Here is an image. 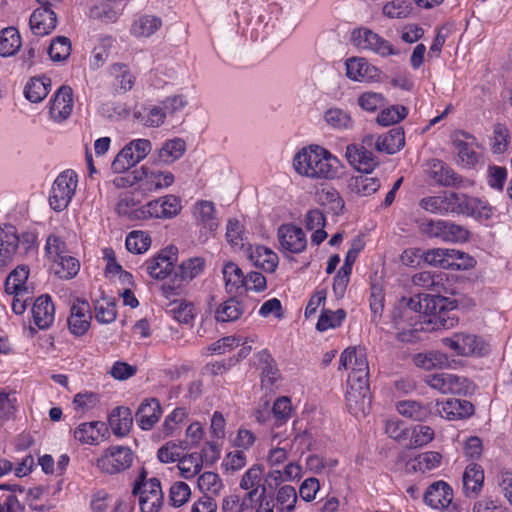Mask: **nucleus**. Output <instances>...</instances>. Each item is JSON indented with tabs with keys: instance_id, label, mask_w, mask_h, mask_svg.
Segmentation results:
<instances>
[{
	"instance_id": "nucleus-1",
	"label": "nucleus",
	"mask_w": 512,
	"mask_h": 512,
	"mask_svg": "<svg viewBox=\"0 0 512 512\" xmlns=\"http://www.w3.org/2000/svg\"><path fill=\"white\" fill-rule=\"evenodd\" d=\"M339 164L336 157L318 145L302 148L293 158V167L299 175L316 180L336 178Z\"/></svg>"
},
{
	"instance_id": "nucleus-2",
	"label": "nucleus",
	"mask_w": 512,
	"mask_h": 512,
	"mask_svg": "<svg viewBox=\"0 0 512 512\" xmlns=\"http://www.w3.org/2000/svg\"><path fill=\"white\" fill-rule=\"evenodd\" d=\"M36 235L25 232L17 234L13 225L5 224L0 227V267L9 264L16 255H27L34 249Z\"/></svg>"
},
{
	"instance_id": "nucleus-3",
	"label": "nucleus",
	"mask_w": 512,
	"mask_h": 512,
	"mask_svg": "<svg viewBox=\"0 0 512 512\" xmlns=\"http://www.w3.org/2000/svg\"><path fill=\"white\" fill-rule=\"evenodd\" d=\"M345 398L353 415H366L371 403L369 373H349Z\"/></svg>"
},
{
	"instance_id": "nucleus-4",
	"label": "nucleus",
	"mask_w": 512,
	"mask_h": 512,
	"mask_svg": "<svg viewBox=\"0 0 512 512\" xmlns=\"http://www.w3.org/2000/svg\"><path fill=\"white\" fill-rule=\"evenodd\" d=\"M455 301L441 295L427 297L425 322L432 325V329H451L458 323Z\"/></svg>"
},
{
	"instance_id": "nucleus-5",
	"label": "nucleus",
	"mask_w": 512,
	"mask_h": 512,
	"mask_svg": "<svg viewBox=\"0 0 512 512\" xmlns=\"http://www.w3.org/2000/svg\"><path fill=\"white\" fill-rule=\"evenodd\" d=\"M143 470L133 487V495L139 497L141 512H159L163 505V492L159 479L152 477L148 480Z\"/></svg>"
},
{
	"instance_id": "nucleus-6",
	"label": "nucleus",
	"mask_w": 512,
	"mask_h": 512,
	"mask_svg": "<svg viewBox=\"0 0 512 512\" xmlns=\"http://www.w3.org/2000/svg\"><path fill=\"white\" fill-rule=\"evenodd\" d=\"M134 460V452L128 446L114 445L106 448L96 460L97 468L106 474L114 475L129 469Z\"/></svg>"
},
{
	"instance_id": "nucleus-7",
	"label": "nucleus",
	"mask_w": 512,
	"mask_h": 512,
	"mask_svg": "<svg viewBox=\"0 0 512 512\" xmlns=\"http://www.w3.org/2000/svg\"><path fill=\"white\" fill-rule=\"evenodd\" d=\"M78 184L77 174L73 170L61 172L53 182L49 196L51 208L57 212L66 209L71 202Z\"/></svg>"
},
{
	"instance_id": "nucleus-8",
	"label": "nucleus",
	"mask_w": 512,
	"mask_h": 512,
	"mask_svg": "<svg viewBox=\"0 0 512 512\" xmlns=\"http://www.w3.org/2000/svg\"><path fill=\"white\" fill-rule=\"evenodd\" d=\"M425 383L442 394L465 395L469 393L471 382L452 373H434L425 377Z\"/></svg>"
},
{
	"instance_id": "nucleus-9",
	"label": "nucleus",
	"mask_w": 512,
	"mask_h": 512,
	"mask_svg": "<svg viewBox=\"0 0 512 512\" xmlns=\"http://www.w3.org/2000/svg\"><path fill=\"white\" fill-rule=\"evenodd\" d=\"M181 210V199L169 194L149 201L139 210V213L143 218L171 219L176 217Z\"/></svg>"
},
{
	"instance_id": "nucleus-10",
	"label": "nucleus",
	"mask_w": 512,
	"mask_h": 512,
	"mask_svg": "<svg viewBox=\"0 0 512 512\" xmlns=\"http://www.w3.org/2000/svg\"><path fill=\"white\" fill-rule=\"evenodd\" d=\"M441 341L458 356L483 355L487 352L485 342L474 334L454 333Z\"/></svg>"
},
{
	"instance_id": "nucleus-11",
	"label": "nucleus",
	"mask_w": 512,
	"mask_h": 512,
	"mask_svg": "<svg viewBox=\"0 0 512 512\" xmlns=\"http://www.w3.org/2000/svg\"><path fill=\"white\" fill-rule=\"evenodd\" d=\"M352 38L358 47L371 50L382 57L400 54V51L394 48L389 41L369 29L360 28L354 30Z\"/></svg>"
},
{
	"instance_id": "nucleus-12",
	"label": "nucleus",
	"mask_w": 512,
	"mask_h": 512,
	"mask_svg": "<svg viewBox=\"0 0 512 512\" xmlns=\"http://www.w3.org/2000/svg\"><path fill=\"white\" fill-rule=\"evenodd\" d=\"M452 488L444 481L432 483L424 494V502L432 508L446 509L448 512H460L458 506L452 503Z\"/></svg>"
},
{
	"instance_id": "nucleus-13",
	"label": "nucleus",
	"mask_w": 512,
	"mask_h": 512,
	"mask_svg": "<svg viewBox=\"0 0 512 512\" xmlns=\"http://www.w3.org/2000/svg\"><path fill=\"white\" fill-rule=\"evenodd\" d=\"M177 259V247L169 246L145 262L146 272L154 279H165L173 271Z\"/></svg>"
},
{
	"instance_id": "nucleus-14",
	"label": "nucleus",
	"mask_w": 512,
	"mask_h": 512,
	"mask_svg": "<svg viewBox=\"0 0 512 512\" xmlns=\"http://www.w3.org/2000/svg\"><path fill=\"white\" fill-rule=\"evenodd\" d=\"M280 248L283 251L299 254L306 249L307 239L304 231L293 224H283L277 230Z\"/></svg>"
},
{
	"instance_id": "nucleus-15",
	"label": "nucleus",
	"mask_w": 512,
	"mask_h": 512,
	"mask_svg": "<svg viewBox=\"0 0 512 512\" xmlns=\"http://www.w3.org/2000/svg\"><path fill=\"white\" fill-rule=\"evenodd\" d=\"M73 90L67 85H62L53 95L50 101L49 114L55 122L67 120L73 110Z\"/></svg>"
},
{
	"instance_id": "nucleus-16",
	"label": "nucleus",
	"mask_w": 512,
	"mask_h": 512,
	"mask_svg": "<svg viewBox=\"0 0 512 512\" xmlns=\"http://www.w3.org/2000/svg\"><path fill=\"white\" fill-rule=\"evenodd\" d=\"M396 408L399 414L413 421L424 422L437 418L432 402L423 403L416 400H403L397 403Z\"/></svg>"
},
{
	"instance_id": "nucleus-17",
	"label": "nucleus",
	"mask_w": 512,
	"mask_h": 512,
	"mask_svg": "<svg viewBox=\"0 0 512 512\" xmlns=\"http://www.w3.org/2000/svg\"><path fill=\"white\" fill-rule=\"evenodd\" d=\"M139 174V187L145 192H154L168 188L175 181V177L171 172L158 169L148 170L142 167Z\"/></svg>"
},
{
	"instance_id": "nucleus-18",
	"label": "nucleus",
	"mask_w": 512,
	"mask_h": 512,
	"mask_svg": "<svg viewBox=\"0 0 512 512\" xmlns=\"http://www.w3.org/2000/svg\"><path fill=\"white\" fill-rule=\"evenodd\" d=\"M434 409L437 417L447 420L466 418L474 413V406L471 402L455 398L445 402H436Z\"/></svg>"
},
{
	"instance_id": "nucleus-19",
	"label": "nucleus",
	"mask_w": 512,
	"mask_h": 512,
	"mask_svg": "<svg viewBox=\"0 0 512 512\" xmlns=\"http://www.w3.org/2000/svg\"><path fill=\"white\" fill-rule=\"evenodd\" d=\"M91 319L89 303L87 301L77 300L70 309L68 328L73 335L78 337L82 336L88 331Z\"/></svg>"
},
{
	"instance_id": "nucleus-20",
	"label": "nucleus",
	"mask_w": 512,
	"mask_h": 512,
	"mask_svg": "<svg viewBox=\"0 0 512 512\" xmlns=\"http://www.w3.org/2000/svg\"><path fill=\"white\" fill-rule=\"evenodd\" d=\"M346 75L359 82H370L378 78L379 70L365 58H351L346 61Z\"/></svg>"
},
{
	"instance_id": "nucleus-21",
	"label": "nucleus",
	"mask_w": 512,
	"mask_h": 512,
	"mask_svg": "<svg viewBox=\"0 0 512 512\" xmlns=\"http://www.w3.org/2000/svg\"><path fill=\"white\" fill-rule=\"evenodd\" d=\"M346 158L359 173H372L378 162L373 157L371 151L364 146L349 145L346 148Z\"/></svg>"
},
{
	"instance_id": "nucleus-22",
	"label": "nucleus",
	"mask_w": 512,
	"mask_h": 512,
	"mask_svg": "<svg viewBox=\"0 0 512 512\" xmlns=\"http://www.w3.org/2000/svg\"><path fill=\"white\" fill-rule=\"evenodd\" d=\"M351 369L350 373H369L365 350L361 347H348L340 355L339 369Z\"/></svg>"
},
{
	"instance_id": "nucleus-23",
	"label": "nucleus",
	"mask_w": 512,
	"mask_h": 512,
	"mask_svg": "<svg viewBox=\"0 0 512 512\" xmlns=\"http://www.w3.org/2000/svg\"><path fill=\"white\" fill-rule=\"evenodd\" d=\"M32 316L39 329H47L54 322L55 307L49 295L38 297L32 307Z\"/></svg>"
},
{
	"instance_id": "nucleus-24",
	"label": "nucleus",
	"mask_w": 512,
	"mask_h": 512,
	"mask_svg": "<svg viewBox=\"0 0 512 512\" xmlns=\"http://www.w3.org/2000/svg\"><path fill=\"white\" fill-rule=\"evenodd\" d=\"M161 414L160 402L155 398L146 399L136 411V422L142 430H150L159 421Z\"/></svg>"
},
{
	"instance_id": "nucleus-25",
	"label": "nucleus",
	"mask_w": 512,
	"mask_h": 512,
	"mask_svg": "<svg viewBox=\"0 0 512 512\" xmlns=\"http://www.w3.org/2000/svg\"><path fill=\"white\" fill-rule=\"evenodd\" d=\"M431 176L436 183L445 187H469L473 185L472 181L463 179L453 169L439 160L434 162Z\"/></svg>"
},
{
	"instance_id": "nucleus-26",
	"label": "nucleus",
	"mask_w": 512,
	"mask_h": 512,
	"mask_svg": "<svg viewBox=\"0 0 512 512\" xmlns=\"http://www.w3.org/2000/svg\"><path fill=\"white\" fill-rule=\"evenodd\" d=\"M57 24L56 13L52 9L38 8L30 16L29 25L33 34L45 36L51 33Z\"/></svg>"
},
{
	"instance_id": "nucleus-27",
	"label": "nucleus",
	"mask_w": 512,
	"mask_h": 512,
	"mask_svg": "<svg viewBox=\"0 0 512 512\" xmlns=\"http://www.w3.org/2000/svg\"><path fill=\"white\" fill-rule=\"evenodd\" d=\"M417 319H414L409 309L403 308L401 305L393 312V323L397 332V337L402 342L412 341L413 334L418 329H413Z\"/></svg>"
},
{
	"instance_id": "nucleus-28",
	"label": "nucleus",
	"mask_w": 512,
	"mask_h": 512,
	"mask_svg": "<svg viewBox=\"0 0 512 512\" xmlns=\"http://www.w3.org/2000/svg\"><path fill=\"white\" fill-rule=\"evenodd\" d=\"M247 256L256 267L269 273L274 272L279 263L278 255L271 249L262 245L255 247L249 246L247 248Z\"/></svg>"
},
{
	"instance_id": "nucleus-29",
	"label": "nucleus",
	"mask_w": 512,
	"mask_h": 512,
	"mask_svg": "<svg viewBox=\"0 0 512 512\" xmlns=\"http://www.w3.org/2000/svg\"><path fill=\"white\" fill-rule=\"evenodd\" d=\"M108 429L104 422L92 421L80 424L74 430V437L82 444L97 445Z\"/></svg>"
},
{
	"instance_id": "nucleus-30",
	"label": "nucleus",
	"mask_w": 512,
	"mask_h": 512,
	"mask_svg": "<svg viewBox=\"0 0 512 512\" xmlns=\"http://www.w3.org/2000/svg\"><path fill=\"white\" fill-rule=\"evenodd\" d=\"M108 422L115 436L125 437L133 425L132 411L128 407L118 406L109 414Z\"/></svg>"
},
{
	"instance_id": "nucleus-31",
	"label": "nucleus",
	"mask_w": 512,
	"mask_h": 512,
	"mask_svg": "<svg viewBox=\"0 0 512 512\" xmlns=\"http://www.w3.org/2000/svg\"><path fill=\"white\" fill-rule=\"evenodd\" d=\"M380 187V178L372 173H359L348 180V189L357 196H370Z\"/></svg>"
},
{
	"instance_id": "nucleus-32",
	"label": "nucleus",
	"mask_w": 512,
	"mask_h": 512,
	"mask_svg": "<svg viewBox=\"0 0 512 512\" xmlns=\"http://www.w3.org/2000/svg\"><path fill=\"white\" fill-rule=\"evenodd\" d=\"M405 145V134L402 128H393L386 134L378 136L375 148L379 152L394 154Z\"/></svg>"
},
{
	"instance_id": "nucleus-33",
	"label": "nucleus",
	"mask_w": 512,
	"mask_h": 512,
	"mask_svg": "<svg viewBox=\"0 0 512 512\" xmlns=\"http://www.w3.org/2000/svg\"><path fill=\"white\" fill-rule=\"evenodd\" d=\"M484 482V472L480 465L472 463L463 473V490L466 496H476Z\"/></svg>"
},
{
	"instance_id": "nucleus-34",
	"label": "nucleus",
	"mask_w": 512,
	"mask_h": 512,
	"mask_svg": "<svg viewBox=\"0 0 512 512\" xmlns=\"http://www.w3.org/2000/svg\"><path fill=\"white\" fill-rule=\"evenodd\" d=\"M194 216L199 225L209 232H213L218 227V220L215 217L214 203L207 200L198 201L195 204Z\"/></svg>"
},
{
	"instance_id": "nucleus-35",
	"label": "nucleus",
	"mask_w": 512,
	"mask_h": 512,
	"mask_svg": "<svg viewBox=\"0 0 512 512\" xmlns=\"http://www.w3.org/2000/svg\"><path fill=\"white\" fill-rule=\"evenodd\" d=\"M29 277V268L25 265L17 266L8 275L4 287L8 294L19 296L22 292H26V282Z\"/></svg>"
},
{
	"instance_id": "nucleus-36",
	"label": "nucleus",
	"mask_w": 512,
	"mask_h": 512,
	"mask_svg": "<svg viewBox=\"0 0 512 512\" xmlns=\"http://www.w3.org/2000/svg\"><path fill=\"white\" fill-rule=\"evenodd\" d=\"M186 150V143L181 138L166 141L158 151L157 161L169 165L180 159Z\"/></svg>"
},
{
	"instance_id": "nucleus-37",
	"label": "nucleus",
	"mask_w": 512,
	"mask_h": 512,
	"mask_svg": "<svg viewBox=\"0 0 512 512\" xmlns=\"http://www.w3.org/2000/svg\"><path fill=\"white\" fill-rule=\"evenodd\" d=\"M50 87V78L33 77L27 82L24 88V95L28 101L39 103L48 95Z\"/></svg>"
},
{
	"instance_id": "nucleus-38",
	"label": "nucleus",
	"mask_w": 512,
	"mask_h": 512,
	"mask_svg": "<svg viewBox=\"0 0 512 512\" xmlns=\"http://www.w3.org/2000/svg\"><path fill=\"white\" fill-rule=\"evenodd\" d=\"M21 44V36L15 27H6L0 31V56H13L18 52Z\"/></svg>"
},
{
	"instance_id": "nucleus-39",
	"label": "nucleus",
	"mask_w": 512,
	"mask_h": 512,
	"mask_svg": "<svg viewBox=\"0 0 512 512\" xmlns=\"http://www.w3.org/2000/svg\"><path fill=\"white\" fill-rule=\"evenodd\" d=\"M109 74L114 78L115 85L119 91L125 93L130 91L135 84V76L124 63H114L109 67Z\"/></svg>"
},
{
	"instance_id": "nucleus-40",
	"label": "nucleus",
	"mask_w": 512,
	"mask_h": 512,
	"mask_svg": "<svg viewBox=\"0 0 512 512\" xmlns=\"http://www.w3.org/2000/svg\"><path fill=\"white\" fill-rule=\"evenodd\" d=\"M414 362L425 370L442 369L450 365L448 356L439 351L419 353L414 357Z\"/></svg>"
},
{
	"instance_id": "nucleus-41",
	"label": "nucleus",
	"mask_w": 512,
	"mask_h": 512,
	"mask_svg": "<svg viewBox=\"0 0 512 512\" xmlns=\"http://www.w3.org/2000/svg\"><path fill=\"white\" fill-rule=\"evenodd\" d=\"M205 268V260L202 257H192L184 260L175 272V278L188 282L200 275Z\"/></svg>"
},
{
	"instance_id": "nucleus-42",
	"label": "nucleus",
	"mask_w": 512,
	"mask_h": 512,
	"mask_svg": "<svg viewBox=\"0 0 512 512\" xmlns=\"http://www.w3.org/2000/svg\"><path fill=\"white\" fill-rule=\"evenodd\" d=\"M243 313L242 303L232 297L219 305L215 312V319L218 322H232L239 319Z\"/></svg>"
},
{
	"instance_id": "nucleus-43",
	"label": "nucleus",
	"mask_w": 512,
	"mask_h": 512,
	"mask_svg": "<svg viewBox=\"0 0 512 512\" xmlns=\"http://www.w3.org/2000/svg\"><path fill=\"white\" fill-rule=\"evenodd\" d=\"M225 289L228 293H236L243 287L244 274L241 268L234 262H227L222 268Z\"/></svg>"
},
{
	"instance_id": "nucleus-44",
	"label": "nucleus",
	"mask_w": 512,
	"mask_h": 512,
	"mask_svg": "<svg viewBox=\"0 0 512 512\" xmlns=\"http://www.w3.org/2000/svg\"><path fill=\"white\" fill-rule=\"evenodd\" d=\"M324 120L332 128L338 130H352L355 127V121L350 113L336 107L325 111Z\"/></svg>"
},
{
	"instance_id": "nucleus-45",
	"label": "nucleus",
	"mask_w": 512,
	"mask_h": 512,
	"mask_svg": "<svg viewBox=\"0 0 512 512\" xmlns=\"http://www.w3.org/2000/svg\"><path fill=\"white\" fill-rule=\"evenodd\" d=\"M442 456L439 452L428 451L417 455L407 463L408 470L420 471L422 473L431 471L441 464Z\"/></svg>"
},
{
	"instance_id": "nucleus-46",
	"label": "nucleus",
	"mask_w": 512,
	"mask_h": 512,
	"mask_svg": "<svg viewBox=\"0 0 512 512\" xmlns=\"http://www.w3.org/2000/svg\"><path fill=\"white\" fill-rule=\"evenodd\" d=\"M162 25L159 17L153 15H143L139 17L131 26V33L136 37H149L153 35Z\"/></svg>"
},
{
	"instance_id": "nucleus-47",
	"label": "nucleus",
	"mask_w": 512,
	"mask_h": 512,
	"mask_svg": "<svg viewBox=\"0 0 512 512\" xmlns=\"http://www.w3.org/2000/svg\"><path fill=\"white\" fill-rule=\"evenodd\" d=\"M80 269L79 261L70 256L65 255L53 262L52 270L61 279H72L74 278Z\"/></svg>"
},
{
	"instance_id": "nucleus-48",
	"label": "nucleus",
	"mask_w": 512,
	"mask_h": 512,
	"mask_svg": "<svg viewBox=\"0 0 512 512\" xmlns=\"http://www.w3.org/2000/svg\"><path fill=\"white\" fill-rule=\"evenodd\" d=\"M443 275L431 271H421L412 277L415 286L437 293L443 288Z\"/></svg>"
},
{
	"instance_id": "nucleus-49",
	"label": "nucleus",
	"mask_w": 512,
	"mask_h": 512,
	"mask_svg": "<svg viewBox=\"0 0 512 512\" xmlns=\"http://www.w3.org/2000/svg\"><path fill=\"white\" fill-rule=\"evenodd\" d=\"M136 157L137 155H135L134 150L128 143L116 155L112 162L111 168L115 173H123L141 161L136 160Z\"/></svg>"
},
{
	"instance_id": "nucleus-50",
	"label": "nucleus",
	"mask_w": 512,
	"mask_h": 512,
	"mask_svg": "<svg viewBox=\"0 0 512 512\" xmlns=\"http://www.w3.org/2000/svg\"><path fill=\"white\" fill-rule=\"evenodd\" d=\"M345 318L346 312L343 309H338L336 311L322 310L316 324V329L323 332L328 329L337 328L341 326Z\"/></svg>"
},
{
	"instance_id": "nucleus-51",
	"label": "nucleus",
	"mask_w": 512,
	"mask_h": 512,
	"mask_svg": "<svg viewBox=\"0 0 512 512\" xmlns=\"http://www.w3.org/2000/svg\"><path fill=\"white\" fill-rule=\"evenodd\" d=\"M408 114V109L403 105H392L382 109L377 116V123L381 126H390L403 120Z\"/></svg>"
},
{
	"instance_id": "nucleus-52",
	"label": "nucleus",
	"mask_w": 512,
	"mask_h": 512,
	"mask_svg": "<svg viewBox=\"0 0 512 512\" xmlns=\"http://www.w3.org/2000/svg\"><path fill=\"white\" fill-rule=\"evenodd\" d=\"M509 143V129L503 123H496L491 137V150L495 154H502L507 150Z\"/></svg>"
},
{
	"instance_id": "nucleus-53",
	"label": "nucleus",
	"mask_w": 512,
	"mask_h": 512,
	"mask_svg": "<svg viewBox=\"0 0 512 512\" xmlns=\"http://www.w3.org/2000/svg\"><path fill=\"white\" fill-rule=\"evenodd\" d=\"M126 248L135 254L146 252L151 245V238L143 231H132L126 237Z\"/></svg>"
},
{
	"instance_id": "nucleus-54",
	"label": "nucleus",
	"mask_w": 512,
	"mask_h": 512,
	"mask_svg": "<svg viewBox=\"0 0 512 512\" xmlns=\"http://www.w3.org/2000/svg\"><path fill=\"white\" fill-rule=\"evenodd\" d=\"M202 460L197 453L182 455L178 461V468L182 477L190 479L198 474L202 468Z\"/></svg>"
},
{
	"instance_id": "nucleus-55",
	"label": "nucleus",
	"mask_w": 512,
	"mask_h": 512,
	"mask_svg": "<svg viewBox=\"0 0 512 512\" xmlns=\"http://www.w3.org/2000/svg\"><path fill=\"white\" fill-rule=\"evenodd\" d=\"M50 58L55 62L66 60L71 54V42L65 36L56 37L48 48Z\"/></svg>"
},
{
	"instance_id": "nucleus-56",
	"label": "nucleus",
	"mask_w": 512,
	"mask_h": 512,
	"mask_svg": "<svg viewBox=\"0 0 512 512\" xmlns=\"http://www.w3.org/2000/svg\"><path fill=\"white\" fill-rule=\"evenodd\" d=\"M173 318L181 324H192L195 316L196 309L191 302H180L175 303L174 306L169 310Z\"/></svg>"
},
{
	"instance_id": "nucleus-57",
	"label": "nucleus",
	"mask_w": 512,
	"mask_h": 512,
	"mask_svg": "<svg viewBox=\"0 0 512 512\" xmlns=\"http://www.w3.org/2000/svg\"><path fill=\"white\" fill-rule=\"evenodd\" d=\"M259 362L262 370V382L266 384H274L278 378V369L271 355L266 351L259 354Z\"/></svg>"
},
{
	"instance_id": "nucleus-58",
	"label": "nucleus",
	"mask_w": 512,
	"mask_h": 512,
	"mask_svg": "<svg viewBox=\"0 0 512 512\" xmlns=\"http://www.w3.org/2000/svg\"><path fill=\"white\" fill-rule=\"evenodd\" d=\"M448 253L449 249L443 248H433L425 251L422 250V260L430 266L448 269Z\"/></svg>"
},
{
	"instance_id": "nucleus-59",
	"label": "nucleus",
	"mask_w": 512,
	"mask_h": 512,
	"mask_svg": "<svg viewBox=\"0 0 512 512\" xmlns=\"http://www.w3.org/2000/svg\"><path fill=\"white\" fill-rule=\"evenodd\" d=\"M186 448L187 445H184L182 442L176 444L170 441L158 449L157 457L162 463L179 461L182 457L181 450H185Z\"/></svg>"
},
{
	"instance_id": "nucleus-60",
	"label": "nucleus",
	"mask_w": 512,
	"mask_h": 512,
	"mask_svg": "<svg viewBox=\"0 0 512 512\" xmlns=\"http://www.w3.org/2000/svg\"><path fill=\"white\" fill-rule=\"evenodd\" d=\"M449 270H468L473 268L475 260L465 252L456 249H449Z\"/></svg>"
},
{
	"instance_id": "nucleus-61",
	"label": "nucleus",
	"mask_w": 512,
	"mask_h": 512,
	"mask_svg": "<svg viewBox=\"0 0 512 512\" xmlns=\"http://www.w3.org/2000/svg\"><path fill=\"white\" fill-rule=\"evenodd\" d=\"M199 489L206 493L217 495L223 487L220 476L214 472H204L198 478Z\"/></svg>"
},
{
	"instance_id": "nucleus-62",
	"label": "nucleus",
	"mask_w": 512,
	"mask_h": 512,
	"mask_svg": "<svg viewBox=\"0 0 512 512\" xmlns=\"http://www.w3.org/2000/svg\"><path fill=\"white\" fill-rule=\"evenodd\" d=\"M116 305L113 301L102 299L95 304V317L96 320L103 324H109L116 319Z\"/></svg>"
},
{
	"instance_id": "nucleus-63",
	"label": "nucleus",
	"mask_w": 512,
	"mask_h": 512,
	"mask_svg": "<svg viewBox=\"0 0 512 512\" xmlns=\"http://www.w3.org/2000/svg\"><path fill=\"white\" fill-rule=\"evenodd\" d=\"M454 146L457 150L458 162L463 167H473L477 163L478 155L469 143L462 140H455Z\"/></svg>"
},
{
	"instance_id": "nucleus-64",
	"label": "nucleus",
	"mask_w": 512,
	"mask_h": 512,
	"mask_svg": "<svg viewBox=\"0 0 512 512\" xmlns=\"http://www.w3.org/2000/svg\"><path fill=\"white\" fill-rule=\"evenodd\" d=\"M357 103L361 109L367 112H375L378 108L384 106L385 97L381 93L367 91L359 95Z\"/></svg>"
}]
</instances>
